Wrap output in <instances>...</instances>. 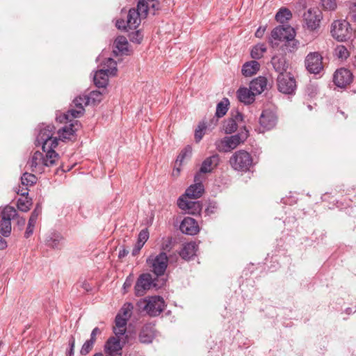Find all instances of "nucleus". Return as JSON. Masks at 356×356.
I'll return each mask as SVG.
<instances>
[{"instance_id":"nucleus-1","label":"nucleus","mask_w":356,"mask_h":356,"mask_svg":"<svg viewBox=\"0 0 356 356\" xmlns=\"http://www.w3.org/2000/svg\"><path fill=\"white\" fill-rule=\"evenodd\" d=\"M45 156L39 151L34 152L27 164L32 172L42 173L44 167H50L56 164L59 159V155L55 151L46 150Z\"/></svg>"},{"instance_id":"nucleus-2","label":"nucleus","mask_w":356,"mask_h":356,"mask_svg":"<svg viewBox=\"0 0 356 356\" xmlns=\"http://www.w3.org/2000/svg\"><path fill=\"white\" fill-rule=\"evenodd\" d=\"M55 130V127L51 124L40 126L35 142V145H41L43 152L46 150L54 151V149L58 145V139L56 137H53Z\"/></svg>"},{"instance_id":"nucleus-3","label":"nucleus","mask_w":356,"mask_h":356,"mask_svg":"<svg viewBox=\"0 0 356 356\" xmlns=\"http://www.w3.org/2000/svg\"><path fill=\"white\" fill-rule=\"evenodd\" d=\"M137 306L139 310L149 316H157L164 310L165 305L163 298L155 296L140 300Z\"/></svg>"},{"instance_id":"nucleus-4","label":"nucleus","mask_w":356,"mask_h":356,"mask_svg":"<svg viewBox=\"0 0 356 356\" xmlns=\"http://www.w3.org/2000/svg\"><path fill=\"white\" fill-rule=\"evenodd\" d=\"M229 163L235 170L248 172L253 165V160L250 153L238 150L230 157Z\"/></svg>"},{"instance_id":"nucleus-5","label":"nucleus","mask_w":356,"mask_h":356,"mask_svg":"<svg viewBox=\"0 0 356 356\" xmlns=\"http://www.w3.org/2000/svg\"><path fill=\"white\" fill-rule=\"evenodd\" d=\"M296 36V31L291 26H278L274 28L268 38V42L272 47H277L280 42H286L289 39H293Z\"/></svg>"},{"instance_id":"nucleus-6","label":"nucleus","mask_w":356,"mask_h":356,"mask_svg":"<svg viewBox=\"0 0 356 356\" xmlns=\"http://www.w3.org/2000/svg\"><path fill=\"white\" fill-rule=\"evenodd\" d=\"M17 216L16 209L12 206L5 207L0 213V233L8 237L11 233V220Z\"/></svg>"},{"instance_id":"nucleus-7","label":"nucleus","mask_w":356,"mask_h":356,"mask_svg":"<svg viewBox=\"0 0 356 356\" xmlns=\"http://www.w3.org/2000/svg\"><path fill=\"white\" fill-rule=\"evenodd\" d=\"M248 136V131H245L229 137H225L220 141L222 147L217 143L216 147L220 151L227 152L235 149L238 145L243 143L247 139Z\"/></svg>"},{"instance_id":"nucleus-8","label":"nucleus","mask_w":356,"mask_h":356,"mask_svg":"<svg viewBox=\"0 0 356 356\" xmlns=\"http://www.w3.org/2000/svg\"><path fill=\"white\" fill-rule=\"evenodd\" d=\"M147 263L152 268V271L156 275H163L167 268L168 258L166 253L162 252L158 255L153 257L150 256L147 259Z\"/></svg>"},{"instance_id":"nucleus-9","label":"nucleus","mask_w":356,"mask_h":356,"mask_svg":"<svg viewBox=\"0 0 356 356\" xmlns=\"http://www.w3.org/2000/svg\"><path fill=\"white\" fill-rule=\"evenodd\" d=\"M277 86L278 90L285 95H294L297 88L296 79L290 74H279Z\"/></svg>"},{"instance_id":"nucleus-10","label":"nucleus","mask_w":356,"mask_h":356,"mask_svg":"<svg viewBox=\"0 0 356 356\" xmlns=\"http://www.w3.org/2000/svg\"><path fill=\"white\" fill-rule=\"evenodd\" d=\"M141 18L143 17L139 15L136 8H131L127 13V20L125 21L123 19H118L116 27L121 30H125L127 28L136 29L140 24Z\"/></svg>"},{"instance_id":"nucleus-11","label":"nucleus","mask_w":356,"mask_h":356,"mask_svg":"<svg viewBox=\"0 0 356 356\" xmlns=\"http://www.w3.org/2000/svg\"><path fill=\"white\" fill-rule=\"evenodd\" d=\"M306 70L311 74H319L323 68V56L319 52L309 53L305 58Z\"/></svg>"},{"instance_id":"nucleus-12","label":"nucleus","mask_w":356,"mask_h":356,"mask_svg":"<svg viewBox=\"0 0 356 356\" xmlns=\"http://www.w3.org/2000/svg\"><path fill=\"white\" fill-rule=\"evenodd\" d=\"M349 23L346 20H335L331 26V33L338 41H345L349 38Z\"/></svg>"},{"instance_id":"nucleus-13","label":"nucleus","mask_w":356,"mask_h":356,"mask_svg":"<svg viewBox=\"0 0 356 356\" xmlns=\"http://www.w3.org/2000/svg\"><path fill=\"white\" fill-rule=\"evenodd\" d=\"M277 121V117L274 111L270 109L264 110L259 119L261 131L272 129L275 127Z\"/></svg>"},{"instance_id":"nucleus-14","label":"nucleus","mask_w":356,"mask_h":356,"mask_svg":"<svg viewBox=\"0 0 356 356\" xmlns=\"http://www.w3.org/2000/svg\"><path fill=\"white\" fill-rule=\"evenodd\" d=\"M153 285V280L149 273L141 274L134 286V293L136 296H143Z\"/></svg>"},{"instance_id":"nucleus-15","label":"nucleus","mask_w":356,"mask_h":356,"mask_svg":"<svg viewBox=\"0 0 356 356\" xmlns=\"http://www.w3.org/2000/svg\"><path fill=\"white\" fill-rule=\"evenodd\" d=\"M200 174H196L194 177L195 184L191 185L185 192V195L191 199H197L202 196L204 188L202 184V179Z\"/></svg>"},{"instance_id":"nucleus-16","label":"nucleus","mask_w":356,"mask_h":356,"mask_svg":"<svg viewBox=\"0 0 356 356\" xmlns=\"http://www.w3.org/2000/svg\"><path fill=\"white\" fill-rule=\"evenodd\" d=\"M178 207L189 214L200 215L202 209L200 201L187 200L185 198L179 197L177 201Z\"/></svg>"},{"instance_id":"nucleus-17","label":"nucleus","mask_w":356,"mask_h":356,"mask_svg":"<svg viewBox=\"0 0 356 356\" xmlns=\"http://www.w3.org/2000/svg\"><path fill=\"white\" fill-rule=\"evenodd\" d=\"M353 81V74L350 70L341 68L337 70L333 77L334 84L339 88H345Z\"/></svg>"},{"instance_id":"nucleus-18","label":"nucleus","mask_w":356,"mask_h":356,"mask_svg":"<svg viewBox=\"0 0 356 356\" xmlns=\"http://www.w3.org/2000/svg\"><path fill=\"white\" fill-rule=\"evenodd\" d=\"M119 337H110L104 345L105 356H122V346Z\"/></svg>"},{"instance_id":"nucleus-19","label":"nucleus","mask_w":356,"mask_h":356,"mask_svg":"<svg viewBox=\"0 0 356 356\" xmlns=\"http://www.w3.org/2000/svg\"><path fill=\"white\" fill-rule=\"evenodd\" d=\"M37 181V177L32 173L24 172L21 177V184L16 190V193L22 196L29 194V187L32 186Z\"/></svg>"},{"instance_id":"nucleus-20","label":"nucleus","mask_w":356,"mask_h":356,"mask_svg":"<svg viewBox=\"0 0 356 356\" xmlns=\"http://www.w3.org/2000/svg\"><path fill=\"white\" fill-rule=\"evenodd\" d=\"M307 27L311 30H315L319 26L322 19L321 13L316 9H309L304 15Z\"/></svg>"},{"instance_id":"nucleus-21","label":"nucleus","mask_w":356,"mask_h":356,"mask_svg":"<svg viewBox=\"0 0 356 356\" xmlns=\"http://www.w3.org/2000/svg\"><path fill=\"white\" fill-rule=\"evenodd\" d=\"M179 229L182 233L191 236L197 234L200 231L197 221L191 217H185L183 219Z\"/></svg>"},{"instance_id":"nucleus-22","label":"nucleus","mask_w":356,"mask_h":356,"mask_svg":"<svg viewBox=\"0 0 356 356\" xmlns=\"http://www.w3.org/2000/svg\"><path fill=\"white\" fill-rule=\"evenodd\" d=\"M220 162V157L218 154H213L211 156L206 158L197 174H200L201 177H203L202 174L211 172L216 168Z\"/></svg>"},{"instance_id":"nucleus-23","label":"nucleus","mask_w":356,"mask_h":356,"mask_svg":"<svg viewBox=\"0 0 356 356\" xmlns=\"http://www.w3.org/2000/svg\"><path fill=\"white\" fill-rule=\"evenodd\" d=\"M86 97L85 96H79L73 101L75 108L70 109V115L72 118H79L84 113L83 105L86 106Z\"/></svg>"},{"instance_id":"nucleus-24","label":"nucleus","mask_w":356,"mask_h":356,"mask_svg":"<svg viewBox=\"0 0 356 356\" xmlns=\"http://www.w3.org/2000/svg\"><path fill=\"white\" fill-rule=\"evenodd\" d=\"M271 64L279 74H284L288 68V63L283 55L274 56L271 59Z\"/></svg>"},{"instance_id":"nucleus-25","label":"nucleus","mask_w":356,"mask_h":356,"mask_svg":"<svg viewBox=\"0 0 356 356\" xmlns=\"http://www.w3.org/2000/svg\"><path fill=\"white\" fill-rule=\"evenodd\" d=\"M154 337V328L151 324L145 325L139 334V340L141 343H151Z\"/></svg>"},{"instance_id":"nucleus-26","label":"nucleus","mask_w":356,"mask_h":356,"mask_svg":"<svg viewBox=\"0 0 356 356\" xmlns=\"http://www.w3.org/2000/svg\"><path fill=\"white\" fill-rule=\"evenodd\" d=\"M237 97L241 102L250 104L254 101L255 93L250 88H240L237 92Z\"/></svg>"},{"instance_id":"nucleus-27","label":"nucleus","mask_w":356,"mask_h":356,"mask_svg":"<svg viewBox=\"0 0 356 356\" xmlns=\"http://www.w3.org/2000/svg\"><path fill=\"white\" fill-rule=\"evenodd\" d=\"M197 245L195 242L184 244L179 252L180 257L185 260H190L195 256Z\"/></svg>"},{"instance_id":"nucleus-28","label":"nucleus","mask_w":356,"mask_h":356,"mask_svg":"<svg viewBox=\"0 0 356 356\" xmlns=\"http://www.w3.org/2000/svg\"><path fill=\"white\" fill-rule=\"evenodd\" d=\"M128 41L124 36H118L114 42L113 54L115 56L118 54H128Z\"/></svg>"},{"instance_id":"nucleus-29","label":"nucleus","mask_w":356,"mask_h":356,"mask_svg":"<svg viewBox=\"0 0 356 356\" xmlns=\"http://www.w3.org/2000/svg\"><path fill=\"white\" fill-rule=\"evenodd\" d=\"M128 320L129 319L122 317L121 314H118L115 316V326L113 327V332L117 337H120L125 334Z\"/></svg>"},{"instance_id":"nucleus-30","label":"nucleus","mask_w":356,"mask_h":356,"mask_svg":"<svg viewBox=\"0 0 356 356\" xmlns=\"http://www.w3.org/2000/svg\"><path fill=\"white\" fill-rule=\"evenodd\" d=\"M260 64L256 60L246 62L242 67V74L243 76H252L259 70Z\"/></svg>"},{"instance_id":"nucleus-31","label":"nucleus","mask_w":356,"mask_h":356,"mask_svg":"<svg viewBox=\"0 0 356 356\" xmlns=\"http://www.w3.org/2000/svg\"><path fill=\"white\" fill-rule=\"evenodd\" d=\"M267 80L264 76H259L253 79L250 83V88L255 95L261 94L266 88Z\"/></svg>"},{"instance_id":"nucleus-32","label":"nucleus","mask_w":356,"mask_h":356,"mask_svg":"<svg viewBox=\"0 0 356 356\" xmlns=\"http://www.w3.org/2000/svg\"><path fill=\"white\" fill-rule=\"evenodd\" d=\"M110 74L105 72V70H97L94 75V83L98 88H105L108 81Z\"/></svg>"},{"instance_id":"nucleus-33","label":"nucleus","mask_w":356,"mask_h":356,"mask_svg":"<svg viewBox=\"0 0 356 356\" xmlns=\"http://www.w3.org/2000/svg\"><path fill=\"white\" fill-rule=\"evenodd\" d=\"M75 124V122H71L69 124L64 126L63 128L59 129L58 131L59 139L62 140L70 139V137L76 132V129L74 128Z\"/></svg>"},{"instance_id":"nucleus-34","label":"nucleus","mask_w":356,"mask_h":356,"mask_svg":"<svg viewBox=\"0 0 356 356\" xmlns=\"http://www.w3.org/2000/svg\"><path fill=\"white\" fill-rule=\"evenodd\" d=\"M63 239V236L59 233L53 232L46 239V244L52 248H60Z\"/></svg>"},{"instance_id":"nucleus-35","label":"nucleus","mask_w":356,"mask_h":356,"mask_svg":"<svg viewBox=\"0 0 356 356\" xmlns=\"http://www.w3.org/2000/svg\"><path fill=\"white\" fill-rule=\"evenodd\" d=\"M292 17L291 12L286 8H281L275 15V19L280 24L286 23Z\"/></svg>"},{"instance_id":"nucleus-36","label":"nucleus","mask_w":356,"mask_h":356,"mask_svg":"<svg viewBox=\"0 0 356 356\" xmlns=\"http://www.w3.org/2000/svg\"><path fill=\"white\" fill-rule=\"evenodd\" d=\"M102 67L101 69L105 70V72L110 75L115 76L117 73V63L111 58H108L102 63Z\"/></svg>"},{"instance_id":"nucleus-37","label":"nucleus","mask_w":356,"mask_h":356,"mask_svg":"<svg viewBox=\"0 0 356 356\" xmlns=\"http://www.w3.org/2000/svg\"><path fill=\"white\" fill-rule=\"evenodd\" d=\"M229 102L227 98H224L216 106V116L217 118L223 117L227 112Z\"/></svg>"},{"instance_id":"nucleus-38","label":"nucleus","mask_w":356,"mask_h":356,"mask_svg":"<svg viewBox=\"0 0 356 356\" xmlns=\"http://www.w3.org/2000/svg\"><path fill=\"white\" fill-rule=\"evenodd\" d=\"M86 104L95 105L99 104L102 99V94L97 90H93L89 93L88 95H86Z\"/></svg>"},{"instance_id":"nucleus-39","label":"nucleus","mask_w":356,"mask_h":356,"mask_svg":"<svg viewBox=\"0 0 356 356\" xmlns=\"http://www.w3.org/2000/svg\"><path fill=\"white\" fill-rule=\"evenodd\" d=\"M266 51V47L264 44H258L254 46L251 50L250 55L253 59L261 58L264 52Z\"/></svg>"},{"instance_id":"nucleus-40","label":"nucleus","mask_w":356,"mask_h":356,"mask_svg":"<svg viewBox=\"0 0 356 356\" xmlns=\"http://www.w3.org/2000/svg\"><path fill=\"white\" fill-rule=\"evenodd\" d=\"M238 125L236 120L231 118L226 120L223 124V130L226 134H232L237 129Z\"/></svg>"},{"instance_id":"nucleus-41","label":"nucleus","mask_w":356,"mask_h":356,"mask_svg":"<svg viewBox=\"0 0 356 356\" xmlns=\"http://www.w3.org/2000/svg\"><path fill=\"white\" fill-rule=\"evenodd\" d=\"M149 8V5L146 1L140 0L138 1L136 10L143 18H145L147 15Z\"/></svg>"},{"instance_id":"nucleus-42","label":"nucleus","mask_w":356,"mask_h":356,"mask_svg":"<svg viewBox=\"0 0 356 356\" xmlns=\"http://www.w3.org/2000/svg\"><path fill=\"white\" fill-rule=\"evenodd\" d=\"M56 121L59 122L60 123H66V124H70L71 122H75L76 124L78 122L77 120H75L74 118H72V116L70 115V110L65 113L57 115Z\"/></svg>"},{"instance_id":"nucleus-43","label":"nucleus","mask_w":356,"mask_h":356,"mask_svg":"<svg viewBox=\"0 0 356 356\" xmlns=\"http://www.w3.org/2000/svg\"><path fill=\"white\" fill-rule=\"evenodd\" d=\"M207 129L206 124L202 122H200L195 131V139L197 143L200 142L205 134V130Z\"/></svg>"},{"instance_id":"nucleus-44","label":"nucleus","mask_w":356,"mask_h":356,"mask_svg":"<svg viewBox=\"0 0 356 356\" xmlns=\"http://www.w3.org/2000/svg\"><path fill=\"white\" fill-rule=\"evenodd\" d=\"M192 154V148L190 146L186 147L179 154L177 158L176 163L181 164L183 161L188 157H190Z\"/></svg>"},{"instance_id":"nucleus-45","label":"nucleus","mask_w":356,"mask_h":356,"mask_svg":"<svg viewBox=\"0 0 356 356\" xmlns=\"http://www.w3.org/2000/svg\"><path fill=\"white\" fill-rule=\"evenodd\" d=\"M134 308V306L131 303L127 302L125 303L121 309L120 310L118 314H121L122 317H124L129 319L131 315V312Z\"/></svg>"},{"instance_id":"nucleus-46","label":"nucleus","mask_w":356,"mask_h":356,"mask_svg":"<svg viewBox=\"0 0 356 356\" xmlns=\"http://www.w3.org/2000/svg\"><path fill=\"white\" fill-rule=\"evenodd\" d=\"M94 344L95 343L92 340H86L80 350V354L82 355H86L88 354L93 348Z\"/></svg>"},{"instance_id":"nucleus-47","label":"nucleus","mask_w":356,"mask_h":356,"mask_svg":"<svg viewBox=\"0 0 356 356\" xmlns=\"http://www.w3.org/2000/svg\"><path fill=\"white\" fill-rule=\"evenodd\" d=\"M284 45L289 51L293 52L298 49L299 42L293 38V39H289V40L284 42Z\"/></svg>"},{"instance_id":"nucleus-48","label":"nucleus","mask_w":356,"mask_h":356,"mask_svg":"<svg viewBox=\"0 0 356 356\" xmlns=\"http://www.w3.org/2000/svg\"><path fill=\"white\" fill-rule=\"evenodd\" d=\"M36 221L37 220L29 218L28 225L24 233V237L26 238H29L33 234Z\"/></svg>"},{"instance_id":"nucleus-49","label":"nucleus","mask_w":356,"mask_h":356,"mask_svg":"<svg viewBox=\"0 0 356 356\" xmlns=\"http://www.w3.org/2000/svg\"><path fill=\"white\" fill-rule=\"evenodd\" d=\"M336 54L338 58L341 59H346L349 56L347 49L343 45H339L336 48Z\"/></svg>"},{"instance_id":"nucleus-50","label":"nucleus","mask_w":356,"mask_h":356,"mask_svg":"<svg viewBox=\"0 0 356 356\" xmlns=\"http://www.w3.org/2000/svg\"><path fill=\"white\" fill-rule=\"evenodd\" d=\"M31 203L28 200L19 199L17 200V208L19 210L26 212L30 209Z\"/></svg>"},{"instance_id":"nucleus-51","label":"nucleus","mask_w":356,"mask_h":356,"mask_svg":"<svg viewBox=\"0 0 356 356\" xmlns=\"http://www.w3.org/2000/svg\"><path fill=\"white\" fill-rule=\"evenodd\" d=\"M321 5L327 10H334L337 8L336 0H321Z\"/></svg>"},{"instance_id":"nucleus-52","label":"nucleus","mask_w":356,"mask_h":356,"mask_svg":"<svg viewBox=\"0 0 356 356\" xmlns=\"http://www.w3.org/2000/svg\"><path fill=\"white\" fill-rule=\"evenodd\" d=\"M129 40L132 42L140 44L143 40V35L140 31H135L130 34Z\"/></svg>"},{"instance_id":"nucleus-53","label":"nucleus","mask_w":356,"mask_h":356,"mask_svg":"<svg viewBox=\"0 0 356 356\" xmlns=\"http://www.w3.org/2000/svg\"><path fill=\"white\" fill-rule=\"evenodd\" d=\"M149 238V232L147 229H142L138 234V242L145 244Z\"/></svg>"},{"instance_id":"nucleus-54","label":"nucleus","mask_w":356,"mask_h":356,"mask_svg":"<svg viewBox=\"0 0 356 356\" xmlns=\"http://www.w3.org/2000/svg\"><path fill=\"white\" fill-rule=\"evenodd\" d=\"M133 282H134V275L132 273H131L127 277V278L123 284L122 289H123L124 293H127L128 291V289L131 286Z\"/></svg>"},{"instance_id":"nucleus-55","label":"nucleus","mask_w":356,"mask_h":356,"mask_svg":"<svg viewBox=\"0 0 356 356\" xmlns=\"http://www.w3.org/2000/svg\"><path fill=\"white\" fill-rule=\"evenodd\" d=\"M218 209L217 204L216 202H210L205 209V213L207 215H211L212 213H214Z\"/></svg>"},{"instance_id":"nucleus-56","label":"nucleus","mask_w":356,"mask_h":356,"mask_svg":"<svg viewBox=\"0 0 356 356\" xmlns=\"http://www.w3.org/2000/svg\"><path fill=\"white\" fill-rule=\"evenodd\" d=\"M75 347V339L73 336H71L69 339V350L67 353L68 356H74V350Z\"/></svg>"},{"instance_id":"nucleus-57","label":"nucleus","mask_w":356,"mask_h":356,"mask_svg":"<svg viewBox=\"0 0 356 356\" xmlns=\"http://www.w3.org/2000/svg\"><path fill=\"white\" fill-rule=\"evenodd\" d=\"M41 212L42 207L40 204H38L34 210L32 211L30 218L37 220L38 216L41 213Z\"/></svg>"},{"instance_id":"nucleus-58","label":"nucleus","mask_w":356,"mask_h":356,"mask_svg":"<svg viewBox=\"0 0 356 356\" xmlns=\"http://www.w3.org/2000/svg\"><path fill=\"white\" fill-rule=\"evenodd\" d=\"M101 334H102V330L99 327H96L92 330V332L90 334V337L89 339L92 340V341H94V343H95L97 335H99Z\"/></svg>"},{"instance_id":"nucleus-59","label":"nucleus","mask_w":356,"mask_h":356,"mask_svg":"<svg viewBox=\"0 0 356 356\" xmlns=\"http://www.w3.org/2000/svg\"><path fill=\"white\" fill-rule=\"evenodd\" d=\"M143 245H144V244L137 241L135 247L134 248V249L132 250V254L134 256H136V254H138Z\"/></svg>"},{"instance_id":"nucleus-60","label":"nucleus","mask_w":356,"mask_h":356,"mask_svg":"<svg viewBox=\"0 0 356 356\" xmlns=\"http://www.w3.org/2000/svg\"><path fill=\"white\" fill-rule=\"evenodd\" d=\"M218 118H217L216 115L211 120L209 124L207 125V128L210 129H213L217 123H218Z\"/></svg>"},{"instance_id":"nucleus-61","label":"nucleus","mask_w":356,"mask_h":356,"mask_svg":"<svg viewBox=\"0 0 356 356\" xmlns=\"http://www.w3.org/2000/svg\"><path fill=\"white\" fill-rule=\"evenodd\" d=\"M265 31H266L265 27L259 26L255 32V36L259 38H262L264 34Z\"/></svg>"},{"instance_id":"nucleus-62","label":"nucleus","mask_w":356,"mask_h":356,"mask_svg":"<svg viewBox=\"0 0 356 356\" xmlns=\"http://www.w3.org/2000/svg\"><path fill=\"white\" fill-rule=\"evenodd\" d=\"M128 252H129L127 250H125L124 248L120 250L119 253H118V257L120 259L123 258L127 255Z\"/></svg>"},{"instance_id":"nucleus-63","label":"nucleus","mask_w":356,"mask_h":356,"mask_svg":"<svg viewBox=\"0 0 356 356\" xmlns=\"http://www.w3.org/2000/svg\"><path fill=\"white\" fill-rule=\"evenodd\" d=\"M7 247V242L0 236V250H3Z\"/></svg>"},{"instance_id":"nucleus-64","label":"nucleus","mask_w":356,"mask_h":356,"mask_svg":"<svg viewBox=\"0 0 356 356\" xmlns=\"http://www.w3.org/2000/svg\"><path fill=\"white\" fill-rule=\"evenodd\" d=\"M25 222L26 220L24 218L21 217L17 218V225L19 227H22L25 225Z\"/></svg>"}]
</instances>
